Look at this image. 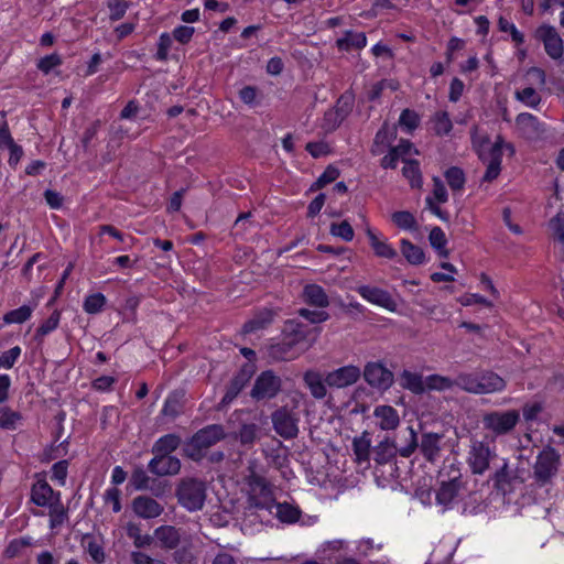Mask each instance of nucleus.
<instances>
[{
  "label": "nucleus",
  "instance_id": "nucleus-63",
  "mask_svg": "<svg viewBox=\"0 0 564 564\" xmlns=\"http://www.w3.org/2000/svg\"><path fill=\"white\" fill-rule=\"evenodd\" d=\"M419 121L420 118L417 113L410 109H404L399 118V124L409 132L413 131L419 126Z\"/></svg>",
  "mask_w": 564,
  "mask_h": 564
},
{
  "label": "nucleus",
  "instance_id": "nucleus-27",
  "mask_svg": "<svg viewBox=\"0 0 564 564\" xmlns=\"http://www.w3.org/2000/svg\"><path fill=\"white\" fill-rule=\"evenodd\" d=\"M352 452L358 464H369L371 454V440L368 432L352 440Z\"/></svg>",
  "mask_w": 564,
  "mask_h": 564
},
{
  "label": "nucleus",
  "instance_id": "nucleus-35",
  "mask_svg": "<svg viewBox=\"0 0 564 564\" xmlns=\"http://www.w3.org/2000/svg\"><path fill=\"white\" fill-rule=\"evenodd\" d=\"M348 113V108L344 109L343 107L337 106L336 108L328 109L324 113L322 128L326 132L334 131L339 124L343 122L345 117Z\"/></svg>",
  "mask_w": 564,
  "mask_h": 564
},
{
  "label": "nucleus",
  "instance_id": "nucleus-57",
  "mask_svg": "<svg viewBox=\"0 0 564 564\" xmlns=\"http://www.w3.org/2000/svg\"><path fill=\"white\" fill-rule=\"evenodd\" d=\"M32 545V538L23 536L12 540L4 550V555L8 558H13L20 554V552L28 546Z\"/></svg>",
  "mask_w": 564,
  "mask_h": 564
},
{
  "label": "nucleus",
  "instance_id": "nucleus-14",
  "mask_svg": "<svg viewBox=\"0 0 564 564\" xmlns=\"http://www.w3.org/2000/svg\"><path fill=\"white\" fill-rule=\"evenodd\" d=\"M356 291L364 300L373 305L383 307L390 312L397 310V302L391 294L383 289L371 285H360Z\"/></svg>",
  "mask_w": 564,
  "mask_h": 564
},
{
  "label": "nucleus",
  "instance_id": "nucleus-36",
  "mask_svg": "<svg viewBox=\"0 0 564 564\" xmlns=\"http://www.w3.org/2000/svg\"><path fill=\"white\" fill-rule=\"evenodd\" d=\"M432 130L436 135L443 137L449 134L453 129V122L447 111H436L431 117Z\"/></svg>",
  "mask_w": 564,
  "mask_h": 564
},
{
  "label": "nucleus",
  "instance_id": "nucleus-21",
  "mask_svg": "<svg viewBox=\"0 0 564 564\" xmlns=\"http://www.w3.org/2000/svg\"><path fill=\"white\" fill-rule=\"evenodd\" d=\"M376 425L382 431H394L400 424L398 411L387 404L377 405L373 410Z\"/></svg>",
  "mask_w": 564,
  "mask_h": 564
},
{
  "label": "nucleus",
  "instance_id": "nucleus-39",
  "mask_svg": "<svg viewBox=\"0 0 564 564\" xmlns=\"http://www.w3.org/2000/svg\"><path fill=\"white\" fill-rule=\"evenodd\" d=\"M273 508H275V516L282 522L294 523L300 519L301 510L291 503L274 501Z\"/></svg>",
  "mask_w": 564,
  "mask_h": 564
},
{
  "label": "nucleus",
  "instance_id": "nucleus-30",
  "mask_svg": "<svg viewBox=\"0 0 564 564\" xmlns=\"http://www.w3.org/2000/svg\"><path fill=\"white\" fill-rule=\"evenodd\" d=\"M303 296L307 304L321 308L329 305V300L324 289L317 284H307L303 290Z\"/></svg>",
  "mask_w": 564,
  "mask_h": 564
},
{
  "label": "nucleus",
  "instance_id": "nucleus-10",
  "mask_svg": "<svg viewBox=\"0 0 564 564\" xmlns=\"http://www.w3.org/2000/svg\"><path fill=\"white\" fill-rule=\"evenodd\" d=\"M282 389V379L272 370L262 371L254 380L250 397L256 401L271 400Z\"/></svg>",
  "mask_w": 564,
  "mask_h": 564
},
{
  "label": "nucleus",
  "instance_id": "nucleus-58",
  "mask_svg": "<svg viewBox=\"0 0 564 564\" xmlns=\"http://www.w3.org/2000/svg\"><path fill=\"white\" fill-rule=\"evenodd\" d=\"M429 240L434 249L438 250L442 256L447 257V251L444 250L447 240L442 228L434 227L429 235Z\"/></svg>",
  "mask_w": 564,
  "mask_h": 564
},
{
  "label": "nucleus",
  "instance_id": "nucleus-64",
  "mask_svg": "<svg viewBox=\"0 0 564 564\" xmlns=\"http://www.w3.org/2000/svg\"><path fill=\"white\" fill-rule=\"evenodd\" d=\"M305 149L315 159L326 156L330 153V148L325 141L308 142Z\"/></svg>",
  "mask_w": 564,
  "mask_h": 564
},
{
  "label": "nucleus",
  "instance_id": "nucleus-22",
  "mask_svg": "<svg viewBox=\"0 0 564 564\" xmlns=\"http://www.w3.org/2000/svg\"><path fill=\"white\" fill-rule=\"evenodd\" d=\"M516 123L521 134L527 139L534 140L544 133L541 122L532 113H519L516 118Z\"/></svg>",
  "mask_w": 564,
  "mask_h": 564
},
{
  "label": "nucleus",
  "instance_id": "nucleus-26",
  "mask_svg": "<svg viewBox=\"0 0 564 564\" xmlns=\"http://www.w3.org/2000/svg\"><path fill=\"white\" fill-rule=\"evenodd\" d=\"M367 44V37L364 32L346 31L344 35L336 40V46L340 51L349 52L354 48H364Z\"/></svg>",
  "mask_w": 564,
  "mask_h": 564
},
{
  "label": "nucleus",
  "instance_id": "nucleus-16",
  "mask_svg": "<svg viewBox=\"0 0 564 564\" xmlns=\"http://www.w3.org/2000/svg\"><path fill=\"white\" fill-rule=\"evenodd\" d=\"M61 499V492L54 491L48 482L40 479L32 485L30 500L37 507L48 508Z\"/></svg>",
  "mask_w": 564,
  "mask_h": 564
},
{
  "label": "nucleus",
  "instance_id": "nucleus-43",
  "mask_svg": "<svg viewBox=\"0 0 564 564\" xmlns=\"http://www.w3.org/2000/svg\"><path fill=\"white\" fill-rule=\"evenodd\" d=\"M180 437L174 434H166L160 437L153 445L154 454L170 455L180 445Z\"/></svg>",
  "mask_w": 564,
  "mask_h": 564
},
{
  "label": "nucleus",
  "instance_id": "nucleus-25",
  "mask_svg": "<svg viewBox=\"0 0 564 564\" xmlns=\"http://www.w3.org/2000/svg\"><path fill=\"white\" fill-rule=\"evenodd\" d=\"M302 351L304 349H300L285 337L281 341L271 345L269 349L270 356L275 360H291L296 358Z\"/></svg>",
  "mask_w": 564,
  "mask_h": 564
},
{
  "label": "nucleus",
  "instance_id": "nucleus-54",
  "mask_svg": "<svg viewBox=\"0 0 564 564\" xmlns=\"http://www.w3.org/2000/svg\"><path fill=\"white\" fill-rule=\"evenodd\" d=\"M61 321V313L58 311H54L51 316L45 319L36 329L35 339L41 340L43 337L55 330Z\"/></svg>",
  "mask_w": 564,
  "mask_h": 564
},
{
  "label": "nucleus",
  "instance_id": "nucleus-3",
  "mask_svg": "<svg viewBox=\"0 0 564 564\" xmlns=\"http://www.w3.org/2000/svg\"><path fill=\"white\" fill-rule=\"evenodd\" d=\"M561 464L560 453L551 447H544L536 456L533 465L534 481L543 487L556 476Z\"/></svg>",
  "mask_w": 564,
  "mask_h": 564
},
{
  "label": "nucleus",
  "instance_id": "nucleus-2",
  "mask_svg": "<svg viewBox=\"0 0 564 564\" xmlns=\"http://www.w3.org/2000/svg\"><path fill=\"white\" fill-rule=\"evenodd\" d=\"M410 435L411 443L408 446L399 449V454L402 457H409L411 454H413L415 448L419 447L423 457L427 462L434 463L440 458L444 438L443 434L432 432L423 433L420 444L416 442V434L412 427H410Z\"/></svg>",
  "mask_w": 564,
  "mask_h": 564
},
{
  "label": "nucleus",
  "instance_id": "nucleus-37",
  "mask_svg": "<svg viewBox=\"0 0 564 564\" xmlns=\"http://www.w3.org/2000/svg\"><path fill=\"white\" fill-rule=\"evenodd\" d=\"M401 252L406 261L413 265L422 264L425 261L423 249L408 239L401 240Z\"/></svg>",
  "mask_w": 564,
  "mask_h": 564
},
{
  "label": "nucleus",
  "instance_id": "nucleus-20",
  "mask_svg": "<svg viewBox=\"0 0 564 564\" xmlns=\"http://www.w3.org/2000/svg\"><path fill=\"white\" fill-rule=\"evenodd\" d=\"M158 545L163 550H175L182 540V530L174 525L158 527L152 536Z\"/></svg>",
  "mask_w": 564,
  "mask_h": 564
},
{
  "label": "nucleus",
  "instance_id": "nucleus-8",
  "mask_svg": "<svg viewBox=\"0 0 564 564\" xmlns=\"http://www.w3.org/2000/svg\"><path fill=\"white\" fill-rule=\"evenodd\" d=\"M486 145L488 147V152H486L484 145L478 149L480 160L487 163L482 181L492 182L499 176L501 171L503 139L498 135L492 144L486 141Z\"/></svg>",
  "mask_w": 564,
  "mask_h": 564
},
{
  "label": "nucleus",
  "instance_id": "nucleus-33",
  "mask_svg": "<svg viewBox=\"0 0 564 564\" xmlns=\"http://www.w3.org/2000/svg\"><path fill=\"white\" fill-rule=\"evenodd\" d=\"M36 304H24L18 308L11 310L3 315V324H23L32 317Z\"/></svg>",
  "mask_w": 564,
  "mask_h": 564
},
{
  "label": "nucleus",
  "instance_id": "nucleus-4",
  "mask_svg": "<svg viewBox=\"0 0 564 564\" xmlns=\"http://www.w3.org/2000/svg\"><path fill=\"white\" fill-rule=\"evenodd\" d=\"M495 448L490 447L487 442L476 437H470L466 463L473 475L481 476L490 467V462L496 458Z\"/></svg>",
  "mask_w": 564,
  "mask_h": 564
},
{
  "label": "nucleus",
  "instance_id": "nucleus-17",
  "mask_svg": "<svg viewBox=\"0 0 564 564\" xmlns=\"http://www.w3.org/2000/svg\"><path fill=\"white\" fill-rule=\"evenodd\" d=\"M448 200V194L443 181L438 176L433 177V192L432 196L425 198L426 207L433 215L440 219L447 221L448 214L442 210L437 204H444Z\"/></svg>",
  "mask_w": 564,
  "mask_h": 564
},
{
  "label": "nucleus",
  "instance_id": "nucleus-32",
  "mask_svg": "<svg viewBox=\"0 0 564 564\" xmlns=\"http://www.w3.org/2000/svg\"><path fill=\"white\" fill-rule=\"evenodd\" d=\"M273 316L274 314L271 310L264 308L243 324L242 332L245 334H250L263 329L272 323Z\"/></svg>",
  "mask_w": 564,
  "mask_h": 564
},
{
  "label": "nucleus",
  "instance_id": "nucleus-47",
  "mask_svg": "<svg viewBox=\"0 0 564 564\" xmlns=\"http://www.w3.org/2000/svg\"><path fill=\"white\" fill-rule=\"evenodd\" d=\"M392 221L397 227L403 230H416L417 221L414 215L408 210L395 212L391 216Z\"/></svg>",
  "mask_w": 564,
  "mask_h": 564
},
{
  "label": "nucleus",
  "instance_id": "nucleus-23",
  "mask_svg": "<svg viewBox=\"0 0 564 564\" xmlns=\"http://www.w3.org/2000/svg\"><path fill=\"white\" fill-rule=\"evenodd\" d=\"M303 381L313 398L321 400L326 397L328 386L321 372L310 369L304 372Z\"/></svg>",
  "mask_w": 564,
  "mask_h": 564
},
{
  "label": "nucleus",
  "instance_id": "nucleus-52",
  "mask_svg": "<svg viewBox=\"0 0 564 564\" xmlns=\"http://www.w3.org/2000/svg\"><path fill=\"white\" fill-rule=\"evenodd\" d=\"M50 510V528L55 529L59 525H62L65 520L67 519V510L62 503V500L55 501L51 507H48Z\"/></svg>",
  "mask_w": 564,
  "mask_h": 564
},
{
  "label": "nucleus",
  "instance_id": "nucleus-7",
  "mask_svg": "<svg viewBox=\"0 0 564 564\" xmlns=\"http://www.w3.org/2000/svg\"><path fill=\"white\" fill-rule=\"evenodd\" d=\"M520 420L517 410L491 411L482 416L484 429L494 435L500 436L510 433Z\"/></svg>",
  "mask_w": 564,
  "mask_h": 564
},
{
  "label": "nucleus",
  "instance_id": "nucleus-24",
  "mask_svg": "<svg viewBox=\"0 0 564 564\" xmlns=\"http://www.w3.org/2000/svg\"><path fill=\"white\" fill-rule=\"evenodd\" d=\"M479 394L501 392L506 388L503 378L492 371L478 373Z\"/></svg>",
  "mask_w": 564,
  "mask_h": 564
},
{
  "label": "nucleus",
  "instance_id": "nucleus-45",
  "mask_svg": "<svg viewBox=\"0 0 564 564\" xmlns=\"http://www.w3.org/2000/svg\"><path fill=\"white\" fill-rule=\"evenodd\" d=\"M22 420V415L9 406L0 408V429L15 430Z\"/></svg>",
  "mask_w": 564,
  "mask_h": 564
},
{
  "label": "nucleus",
  "instance_id": "nucleus-31",
  "mask_svg": "<svg viewBox=\"0 0 564 564\" xmlns=\"http://www.w3.org/2000/svg\"><path fill=\"white\" fill-rule=\"evenodd\" d=\"M397 452H399V449H397L394 442L389 438H384L375 446L372 451L373 460L380 465L387 464L395 457Z\"/></svg>",
  "mask_w": 564,
  "mask_h": 564
},
{
  "label": "nucleus",
  "instance_id": "nucleus-60",
  "mask_svg": "<svg viewBox=\"0 0 564 564\" xmlns=\"http://www.w3.org/2000/svg\"><path fill=\"white\" fill-rule=\"evenodd\" d=\"M173 561L176 564H197V557L189 546L176 547L173 553Z\"/></svg>",
  "mask_w": 564,
  "mask_h": 564
},
{
  "label": "nucleus",
  "instance_id": "nucleus-12",
  "mask_svg": "<svg viewBox=\"0 0 564 564\" xmlns=\"http://www.w3.org/2000/svg\"><path fill=\"white\" fill-rule=\"evenodd\" d=\"M536 37L543 43L544 50L551 58L560 59L563 56V40L554 26L542 24L536 30Z\"/></svg>",
  "mask_w": 564,
  "mask_h": 564
},
{
  "label": "nucleus",
  "instance_id": "nucleus-51",
  "mask_svg": "<svg viewBox=\"0 0 564 564\" xmlns=\"http://www.w3.org/2000/svg\"><path fill=\"white\" fill-rule=\"evenodd\" d=\"M402 173L409 180L412 187H421L422 175L417 161H405Z\"/></svg>",
  "mask_w": 564,
  "mask_h": 564
},
{
  "label": "nucleus",
  "instance_id": "nucleus-28",
  "mask_svg": "<svg viewBox=\"0 0 564 564\" xmlns=\"http://www.w3.org/2000/svg\"><path fill=\"white\" fill-rule=\"evenodd\" d=\"M366 232L376 256L387 259L397 257V250L387 240H380L369 226H367Z\"/></svg>",
  "mask_w": 564,
  "mask_h": 564
},
{
  "label": "nucleus",
  "instance_id": "nucleus-34",
  "mask_svg": "<svg viewBox=\"0 0 564 564\" xmlns=\"http://www.w3.org/2000/svg\"><path fill=\"white\" fill-rule=\"evenodd\" d=\"M400 380L404 389L415 394H421L426 391L425 379L419 373L404 370L400 376Z\"/></svg>",
  "mask_w": 564,
  "mask_h": 564
},
{
  "label": "nucleus",
  "instance_id": "nucleus-62",
  "mask_svg": "<svg viewBox=\"0 0 564 564\" xmlns=\"http://www.w3.org/2000/svg\"><path fill=\"white\" fill-rule=\"evenodd\" d=\"M498 28L501 32H510L512 41L516 42L517 44L523 43V34L516 28L513 23L508 21L506 18H499Z\"/></svg>",
  "mask_w": 564,
  "mask_h": 564
},
{
  "label": "nucleus",
  "instance_id": "nucleus-15",
  "mask_svg": "<svg viewBox=\"0 0 564 564\" xmlns=\"http://www.w3.org/2000/svg\"><path fill=\"white\" fill-rule=\"evenodd\" d=\"M365 380L373 388L388 389L393 383V373L382 364L369 362L364 370Z\"/></svg>",
  "mask_w": 564,
  "mask_h": 564
},
{
  "label": "nucleus",
  "instance_id": "nucleus-6",
  "mask_svg": "<svg viewBox=\"0 0 564 564\" xmlns=\"http://www.w3.org/2000/svg\"><path fill=\"white\" fill-rule=\"evenodd\" d=\"M273 429L281 437L291 440L299 434L300 414L296 408L280 406L271 414Z\"/></svg>",
  "mask_w": 564,
  "mask_h": 564
},
{
  "label": "nucleus",
  "instance_id": "nucleus-56",
  "mask_svg": "<svg viewBox=\"0 0 564 564\" xmlns=\"http://www.w3.org/2000/svg\"><path fill=\"white\" fill-rule=\"evenodd\" d=\"M420 305L424 308L425 314L436 322H443L449 316L448 311L443 304H431L427 301H425L422 302Z\"/></svg>",
  "mask_w": 564,
  "mask_h": 564
},
{
  "label": "nucleus",
  "instance_id": "nucleus-44",
  "mask_svg": "<svg viewBox=\"0 0 564 564\" xmlns=\"http://www.w3.org/2000/svg\"><path fill=\"white\" fill-rule=\"evenodd\" d=\"M514 98L530 108H538L541 104L540 94L532 87H524L514 91Z\"/></svg>",
  "mask_w": 564,
  "mask_h": 564
},
{
  "label": "nucleus",
  "instance_id": "nucleus-48",
  "mask_svg": "<svg viewBox=\"0 0 564 564\" xmlns=\"http://www.w3.org/2000/svg\"><path fill=\"white\" fill-rule=\"evenodd\" d=\"M444 176L452 191L456 192L462 191L464 188L466 177L462 169L457 166H452L446 170Z\"/></svg>",
  "mask_w": 564,
  "mask_h": 564
},
{
  "label": "nucleus",
  "instance_id": "nucleus-61",
  "mask_svg": "<svg viewBox=\"0 0 564 564\" xmlns=\"http://www.w3.org/2000/svg\"><path fill=\"white\" fill-rule=\"evenodd\" d=\"M172 37L169 33L164 32L160 35L158 42V51L155 58L160 62H165L169 56L170 48L172 46Z\"/></svg>",
  "mask_w": 564,
  "mask_h": 564
},
{
  "label": "nucleus",
  "instance_id": "nucleus-5",
  "mask_svg": "<svg viewBox=\"0 0 564 564\" xmlns=\"http://www.w3.org/2000/svg\"><path fill=\"white\" fill-rule=\"evenodd\" d=\"M440 477L441 481L440 488L436 491V502L445 509H449L458 501L460 491L464 488L462 474L459 469L452 468L447 479L444 478L443 473L440 474Z\"/></svg>",
  "mask_w": 564,
  "mask_h": 564
},
{
  "label": "nucleus",
  "instance_id": "nucleus-55",
  "mask_svg": "<svg viewBox=\"0 0 564 564\" xmlns=\"http://www.w3.org/2000/svg\"><path fill=\"white\" fill-rule=\"evenodd\" d=\"M259 426L256 423L242 424L237 437L242 445H253L258 438Z\"/></svg>",
  "mask_w": 564,
  "mask_h": 564
},
{
  "label": "nucleus",
  "instance_id": "nucleus-38",
  "mask_svg": "<svg viewBox=\"0 0 564 564\" xmlns=\"http://www.w3.org/2000/svg\"><path fill=\"white\" fill-rule=\"evenodd\" d=\"M249 379V376L246 372H240L237 376H235L223 397L221 403L223 404H229L231 403L237 395L241 392V390L245 388L247 381Z\"/></svg>",
  "mask_w": 564,
  "mask_h": 564
},
{
  "label": "nucleus",
  "instance_id": "nucleus-49",
  "mask_svg": "<svg viewBox=\"0 0 564 564\" xmlns=\"http://www.w3.org/2000/svg\"><path fill=\"white\" fill-rule=\"evenodd\" d=\"M383 542L382 541H375L371 538H362L357 542V553L360 556H371L377 552H380L383 550Z\"/></svg>",
  "mask_w": 564,
  "mask_h": 564
},
{
  "label": "nucleus",
  "instance_id": "nucleus-29",
  "mask_svg": "<svg viewBox=\"0 0 564 564\" xmlns=\"http://www.w3.org/2000/svg\"><path fill=\"white\" fill-rule=\"evenodd\" d=\"M283 337L299 347L306 340L307 329L302 323L291 319L284 324Z\"/></svg>",
  "mask_w": 564,
  "mask_h": 564
},
{
  "label": "nucleus",
  "instance_id": "nucleus-9",
  "mask_svg": "<svg viewBox=\"0 0 564 564\" xmlns=\"http://www.w3.org/2000/svg\"><path fill=\"white\" fill-rule=\"evenodd\" d=\"M225 437L224 427L219 424L208 425L194 434L188 443V455L198 458L200 451L207 449Z\"/></svg>",
  "mask_w": 564,
  "mask_h": 564
},
{
  "label": "nucleus",
  "instance_id": "nucleus-50",
  "mask_svg": "<svg viewBox=\"0 0 564 564\" xmlns=\"http://www.w3.org/2000/svg\"><path fill=\"white\" fill-rule=\"evenodd\" d=\"M426 390L445 391L454 388V380L441 375H431L425 378Z\"/></svg>",
  "mask_w": 564,
  "mask_h": 564
},
{
  "label": "nucleus",
  "instance_id": "nucleus-46",
  "mask_svg": "<svg viewBox=\"0 0 564 564\" xmlns=\"http://www.w3.org/2000/svg\"><path fill=\"white\" fill-rule=\"evenodd\" d=\"M127 535L133 540V544L135 547H144L149 546L153 538L149 534H142L141 528L139 524L134 522H128L126 527Z\"/></svg>",
  "mask_w": 564,
  "mask_h": 564
},
{
  "label": "nucleus",
  "instance_id": "nucleus-11",
  "mask_svg": "<svg viewBox=\"0 0 564 564\" xmlns=\"http://www.w3.org/2000/svg\"><path fill=\"white\" fill-rule=\"evenodd\" d=\"M249 505L257 509H265L272 512L274 505L271 488L263 478L256 477L250 481Z\"/></svg>",
  "mask_w": 564,
  "mask_h": 564
},
{
  "label": "nucleus",
  "instance_id": "nucleus-13",
  "mask_svg": "<svg viewBox=\"0 0 564 564\" xmlns=\"http://www.w3.org/2000/svg\"><path fill=\"white\" fill-rule=\"evenodd\" d=\"M361 376V371L357 366L348 365L329 371L325 376L328 387L343 389L356 383Z\"/></svg>",
  "mask_w": 564,
  "mask_h": 564
},
{
  "label": "nucleus",
  "instance_id": "nucleus-59",
  "mask_svg": "<svg viewBox=\"0 0 564 564\" xmlns=\"http://www.w3.org/2000/svg\"><path fill=\"white\" fill-rule=\"evenodd\" d=\"M330 234L335 237L341 238L345 241H351L354 238V229L347 220H343L339 224H332Z\"/></svg>",
  "mask_w": 564,
  "mask_h": 564
},
{
  "label": "nucleus",
  "instance_id": "nucleus-42",
  "mask_svg": "<svg viewBox=\"0 0 564 564\" xmlns=\"http://www.w3.org/2000/svg\"><path fill=\"white\" fill-rule=\"evenodd\" d=\"M454 387H458L468 393L479 394L478 373H458L454 380Z\"/></svg>",
  "mask_w": 564,
  "mask_h": 564
},
{
  "label": "nucleus",
  "instance_id": "nucleus-18",
  "mask_svg": "<svg viewBox=\"0 0 564 564\" xmlns=\"http://www.w3.org/2000/svg\"><path fill=\"white\" fill-rule=\"evenodd\" d=\"M148 469L156 476H172L181 470V462L175 456L155 454L149 462Z\"/></svg>",
  "mask_w": 564,
  "mask_h": 564
},
{
  "label": "nucleus",
  "instance_id": "nucleus-19",
  "mask_svg": "<svg viewBox=\"0 0 564 564\" xmlns=\"http://www.w3.org/2000/svg\"><path fill=\"white\" fill-rule=\"evenodd\" d=\"M133 512L142 519L150 520L160 517L164 507L149 496H138L132 500Z\"/></svg>",
  "mask_w": 564,
  "mask_h": 564
},
{
  "label": "nucleus",
  "instance_id": "nucleus-41",
  "mask_svg": "<svg viewBox=\"0 0 564 564\" xmlns=\"http://www.w3.org/2000/svg\"><path fill=\"white\" fill-rule=\"evenodd\" d=\"M238 96L240 100L250 108L258 107L263 101L262 91L256 86H243L239 91Z\"/></svg>",
  "mask_w": 564,
  "mask_h": 564
},
{
  "label": "nucleus",
  "instance_id": "nucleus-53",
  "mask_svg": "<svg viewBox=\"0 0 564 564\" xmlns=\"http://www.w3.org/2000/svg\"><path fill=\"white\" fill-rule=\"evenodd\" d=\"M106 305V296L102 293H94L86 296L83 307L87 314H98Z\"/></svg>",
  "mask_w": 564,
  "mask_h": 564
},
{
  "label": "nucleus",
  "instance_id": "nucleus-40",
  "mask_svg": "<svg viewBox=\"0 0 564 564\" xmlns=\"http://www.w3.org/2000/svg\"><path fill=\"white\" fill-rule=\"evenodd\" d=\"M130 482L135 490H153L155 479L151 478L143 467L138 466L131 474Z\"/></svg>",
  "mask_w": 564,
  "mask_h": 564
},
{
  "label": "nucleus",
  "instance_id": "nucleus-1",
  "mask_svg": "<svg viewBox=\"0 0 564 564\" xmlns=\"http://www.w3.org/2000/svg\"><path fill=\"white\" fill-rule=\"evenodd\" d=\"M177 502L188 512L199 511L204 508L207 497L206 482L199 478H182L176 487Z\"/></svg>",
  "mask_w": 564,
  "mask_h": 564
}]
</instances>
